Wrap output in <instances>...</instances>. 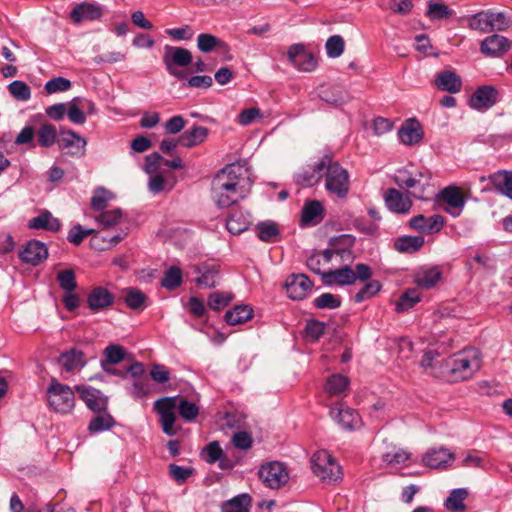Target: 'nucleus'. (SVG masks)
Instances as JSON below:
<instances>
[{"label":"nucleus","mask_w":512,"mask_h":512,"mask_svg":"<svg viewBox=\"0 0 512 512\" xmlns=\"http://www.w3.org/2000/svg\"><path fill=\"white\" fill-rule=\"evenodd\" d=\"M313 473L322 481L333 483L341 479V468L331 454L326 450H320L311 458Z\"/></svg>","instance_id":"20e7f679"},{"label":"nucleus","mask_w":512,"mask_h":512,"mask_svg":"<svg viewBox=\"0 0 512 512\" xmlns=\"http://www.w3.org/2000/svg\"><path fill=\"white\" fill-rule=\"evenodd\" d=\"M469 492L466 488L454 489L450 492L449 496L444 502V506L447 510L452 512H460L465 510V500L467 499Z\"/></svg>","instance_id":"f704fd0d"},{"label":"nucleus","mask_w":512,"mask_h":512,"mask_svg":"<svg viewBox=\"0 0 512 512\" xmlns=\"http://www.w3.org/2000/svg\"><path fill=\"white\" fill-rule=\"evenodd\" d=\"M312 281L304 274H294L286 280V291L289 298L303 300L312 289Z\"/></svg>","instance_id":"dca6fc26"},{"label":"nucleus","mask_w":512,"mask_h":512,"mask_svg":"<svg viewBox=\"0 0 512 512\" xmlns=\"http://www.w3.org/2000/svg\"><path fill=\"white\" fill-rule=\"evenodd\" d=\"M258 238L263 242H276L279 240L280 231L273 221H263L256 225Z\"/></svg>","instance_id":"58836bf2"},{"label":"nucleus","mask_w":512,"mask_h":512,"mask_svg":"<svg viewBox=\"0 0 512 512\" xmlns=\"http://www.w3.org/2000/svg\"><path fill=\"white\" fill-rule=\"evenodd\" d=\"M384 200L387 208L397 214H407L412 208V201L407 194L395 188L385 191Z\"/></svg>","instance_id":"6ab92c4d"},{"label":"nucleus","mask_w":512,"mask_h":512,"mask_svg":"<svg viewBox=\"0 0 512 512\" xmlns=\"http://www.w3.org/2000/svg\"><path fill=\"white\" fill-rule=\"evenodd\" d=\"M323 213L324 209L319 201L312 200L305 203L301 213L302 225L307 226L319 224L324 218Z\"/></svg>","instance_id":"c756f323"},{"label":"nucleus","mask_w":512,"mask_h":512,"mask_svg":"<svg viewBox=\"0 0 512 512\" xmlns=\"http://www.w3.org/2000/svg\"><path fill=\"white\" fill-rule=\"evenodd\" d=\"M59 286L66 292H73L77 286L75 273L71 269L60 271L57 274Z\"/></svg>","instance_id":"338daca9"},{"label":"nucleus","mask_w":512,"mask_h":512,"mask_svg":"<svg viewBox=\"0 0 512 512\" xmlns=\"http://www.w3.org/2000/svg\"><path fill=\"white\" fill-rule=\"evenodd\" d=\"M113 302V294L103 287H94L87 296L88 307L95 312L109 307Z\"/></svg>","instance_id":"bb28decb"},{"label":"nucleus","mask_w":512,"mask_h":512,"mask_svg":"<svg viewBox=\"0 0 512 512\" xmlns=\"http://www.w3.org/2000/svg\"><path fill=\"white\" fill-rule=\"evenodd\" d=\"M438 199L445 204L444 211L454 218L461 215L466 204L462 190L454 185L443 188L438 194Z\"/></svg>","instance_id":"9d476101"},{"label":"nucleus","mask_w":512,"mask_h":512,"mask_svg":"<svg viewBox=\"0 0 512 512\" xmlns=\"http://www.w3.org/2000/svg\"><path fill=\"white\" fill-rule=\"evenodd\" d=\"M59 147L73 157H82L86 152L87 141L72 130L61 131L58 139Z\"/></svg>","instance_id":"4468645a"},{"label":"nucleus","mask_w":512,"mask_h":512,"mask_svg":"<svg viewBox=\"0 0 512 512\" xmlns=\"http://www.w3.org/2000/svg\"><path fill=\"white\" fill-rule=\"evenodd\" d=\"M47 398L49 406L56 412L68 413L74 407L75 396L72 389L54 378L47 389Z\"/></svg>","instance_id":"39448f33"},{"label":"nucleus","mask_w":512,"mask_h":512,"mask_svg":"<svg viewBox=\"0 0 512 512\" xmlns=\"http://www.w3.org/2000/svg\"><path fill=\"white\" fill-rule=\"evenodd\" d=\"M192 59L191 52L185 48L170 45L164 47L163 63L167 72L177 79L186 78V73L178 67H187L192 63Z\"/></svg>","instance_id":"423d86ee"},{"label":"nucleus","mask_w":512,"mask_h":512,"mask_svg":"<svg viewBox=\"0 0 512 512\" xmlns=\"http://www.w3.org/2000/svg\"><path fill=\"white\" fill-rule=\"evenodd\" d=\"M249 222L243 213H233L226 221L227 230L234 235H238L248 229Z\"/></svg>","instance_id":"49530a36"},{"label":"nucleus","mask_w":512,"mask_h":512,"mask_svg":"<svg viewBox=\"0 0 512 512\" xmlns=\"http://www.w3.org/2000/svg\"><path fill=\"white\" fill-rule=\"evenodd\" d=\"M423 245V236H403L398 238L394 243L396 250L404 253H414Z\"/></svg>","instance_id":"a19ab883"},{"label":"nucleus","mask_w":512,"mask_h":512,"mask_svg":"<svg viewBox=\"0 0 512 512\" xmlns=\"http://www.w3.org/2000/svg\"><path fill=\"white\" fill-rule=\"evenodd\" d=\"M381 289V284L377 280H371L366 283L354 296L356 303H361L375 296Z\"/></svg>","instance_id":"5fc2aeb1"},{"label":"nucleus","mask_w":512,"mask_h":512,"mask_svg":"<svg viewBox=\"0 0 512 512\" xmlns=\"http://www.w3.org/2000/svg\"><path fill=\"white\" fill-rule=\"evenodd\" d=\"M176 401L173 397H164L154 403V410L160 416L163 432L168 436H174L177 430L174 428Z\"/></svg>","instance_id":"9b49d317"},{"label":"nucleus","mask_w":512,"mask_h":512,"mask_svg":"<svg viewBox=\"0 0 512 512\" xmlns=\"http://www.w3.org/2000/svg\"><path fill=\"white\" fill-rule=\"evenodd\" d=\"M354 242L355 238L348 234L332 238L330 241L332 247L324 250L322 253L325 263L331 262L334 258H339L340 262L349 265L354 259V255L350 249L354 245Z\"/></svg>","instance_id":"6e6552de"},{"label":"nucleus","mask_w":512,"mask_h":512,"mask_svg":"<svg viewBox=\"0 0 512 512\" xmlns=\"http://www.w3.org/2000/svg\"><path fill=\"white\" fill-rule=\"evenodd\" d=\"M123 212L120 208H115L108 211H103L95 217L96 222L104 229L114 227L121 223Z\"/></svg>","instance_id":"37998d69"},{"label":"nucleus","mask_w":512,"mask_h":512,"mask_svg":"<svg viewBox=\"0 0 512 512\" xmlns=\"http://www.w3.org/2000/svg\"><path fill=\"white\" fill-rule=\"evenodd\" d=\"M79 101V97L74 98L70 102L68 109L66 108V112L71 122L82 125L86 122V116L84 111H82L81 109V104L79 103Z\"/></svg>","instance_id":"bf43d9fd"},{"label":"nucleus","mask_w":512,"mask_h":512,"mask_svg":"<svg viewBox=\"0 0 512 512\" xmlns=\"http://www.w3.org/2000/svg\"><path fill=\"white\" fill-rule=\"evenodd\" d=\"M290 63L302 72H311L317 66V61L312 53L307 51L303 45H292L287 53Z\"/></svg>","instance_id":"ddd939ff"},{"label":"nucleus","mask_w":512,"mask_h":512,"mask_svg":"<svg viewBox=\"0 0 512 512\" xmlns=\"http://www.w3.org/2000/svg\"><path fill=\"white\" fill-rule=\"evenodd\" d=\"M454 460V454L444 447L431 448L422 458L423 464L433 469H446Z\"/></svg>","instance_id":"a211bd4d"},{"label":"nucleus","mask_w":512,"mask_h":512,"mask_svg":"<svg viewBox=\"0 0 512 512\" xmlns=\"http://www.w3.org/2000/svg\"><path fill=\"white\" fill-rule=\"evenodd\" d=\"M76 389L89 409L94 412L106 411L107 398L100 390L88 386H77Z\"/></svg>","instance_id":"aec40b11"},{"label":"nucleus","mask_w":512,"mask_h":512,"mask_svg":"<svg viewBox=\"0 0 512 512\" xmlns=\"http://www.w3.org/2000/svg\"><path fill=\"white\" fill-rule=\"evenodd\" d=\"M454 15V11L449 9L444 3L439 0H430L428 2V9L426 16L431 20L448 19Z\"/></svg>","instance_id":"79ce46f5"},{"label":"nucleus","mask_w":512,"mask_h":512,"mask_svg":"<svg viewBox=\"0 0 512 512\" xmlns=\"http://www.w3.org/2000/svg\"><path fill=\"white\" fill-rule=\"evenodd\" d=\"M438 89L449 93H458L462 88V80L454 71L444 70L440 72L434 81Z\"/></svg>","instance_id":"cd10ccee"},{"label":"nucleus","mask_w":512,"mask_h":512,"mask_svg":"<svg viewBox=\"0 0 512 512\" xmlns=\"http://www.w3.org/2000/svg\"><path fill=\"white\" fill-rule=\"evenodd\" d=\"M56 128L51 124H44L37 132V142L41 147H51L56 141Z\"/></svg>","instance_id":"3c124183"},{"label":"nucleus","mask_w":512,"mask_h":512,"mask_svg":"<svg viewBox=\"0 0 512 512\" xmlns=\"http://www.w3.org/2000/svg\"><path fill=\"white\" fill-rule=\"evenodd\" d=\"M489 17H488V11H481L479 13H476L472 15L468 19V25L471 29L477 30L480 32H490V26L488 24Z\"/></svg>","instance_id":"13d9d810"},{"label":"nucleus","mask_w":512,"mask_h":512,"mask_svg":"<svg viewBox=\"0 0 512 512\" xmlns=\"http://www.w3.org/2000/svg\"><path fill=\"white\" fill-rule=\"evenodd\" d=\"M195 273L198 275L195 281L199 286L212 288L216 285L219 271L215 265L196 266Z\"/></svg>","instance_id":"72a5a7b5"},{"label":"nucleus","mask_w":512,"mask_h":512,"mask_svg":"<svg viewBox=\"0 0 512 512\" xmlns=\"http://www.w3.org/2000/svg\"><path fill=\"white\" fill-rule=\"evenodd\" d=\"M398 134L400 141L405 145L415 144L422 138V133L417 121L407 123L399 130Z\"/></svg>","instance_id":"ea45409f"},{"label":"nucleus","mask_w":512,"mask_h":512,"mask_svg":"<svg viewBox=\"0 0 512 512\" xmlns=\"http://www.w3.org/2000/svg\"><path fill=\"white\" fill-rule=\"evenodd\" d=\"M252 181L248 170L231 164L219 171L212 180V198L219 208H228L242 200L250 191Z\"/></svg>","instance_id":"f257e3e1"},{"label":"nucleus","mask_w":512,"mask_h":512,"mask_svg":"<svg viewBox=\"0 0 512 512\" xmlns=\"http://www.w3.org/2000/svg\"><path fill=\"white\" fill-rule=\"evenodd\" d=\"M112 198L113 195L110 191L103 187H99L94 191L91 198V208L95 211L103 212Z\"/></svg>","instance_id":"603ef678"},{"label":"nucleus","mask_w":512,"mask_h":512,"mask_svg":"<svg viewBox=\"0 0 512 512\" xmlns=\"http://www.w3.org/2000/svg\"><path fill=\"white\" fill-rule=\"evenodd\" d=\"M48 249L46 245L38 240H30L19 251V258L22 262L36 266L46 260Z\"/></svg>","instance_id":"2eb2a0df"},{"label":"nucleus","mask_w":512,"mask_h":512,"mask_svg":"<svg viewBox=\"0 0 512 512\" xmlns=\"http://www.w3.org/2000/svg\"><path fill=\"white\" fill-rule=\"evenodd\" d=\"M511 41L499 34L486 37L480 46V50L487 56H500L511 48Z\"/></svg>","instance_id":"4be33fe9"},{"label":"nucleus","mask_w":512,"mask_h":512,"mask_svg":"<svg viewBox=\"0 0 512 512\" xmlns=\"http://www.w3.org/2000/svg\"><path fill=\"white\" fill-rule=\"evenodd\" d=\"M250 497L246 494L237 496L223 505V512H249Z\"/></svg>","instance_id":"864d4df0"},{"label":"nucleus","mask_w":512,"mask_h":512,"mask_svg":"<svg viewBox=\"0 0 512 512\" xmlns=\"http://www.w3.org/2000/svg\"><path fill=\"white\" fill-rule=\"evenodd\" d=\"M208 134V130L202 126H195L189 131H185L180 136V145L191 148L202 143Z\"/></svg>","instance_id":"c9c22d12"},{"label":"nucleus","mask_w":512,"mask_h":512,"mask_svg":"<svg viewBox=\"0 0 512 512\" xmlns=\"http://www.w3.org/2000/svg\"><path fill=\"white\" fill-rule=\"evenodd\" d=\"M253 310L248 305H237L225 314V320L229 325H238L251 319Z\"/></svg>","instance_id":"4c0bfd02"},{"label":"nucleus","mask_w":512,"mask_h":512,"mask_svg":"<svg viewBox=\"0 0 512 512\" xmlns=\"http://www.w3.org/2000/svg\"><path fill=\"white\" fill-rule=\"evenodd\" d=\"M146 300V296L143 292L136 288H128L125 294V303L131 309H139L142 308L144 302Z\"/></svg>","instance_id":"0e129e2a"},{"label":"nucleus","mask_w":512,"mask_h":512,"mask_svg":"<svg viewBox=\"0 0 512 512\" xmlns=\"http://www.w3.org/2000/svg\"><path fill=\"white\" fill-rule=\"evenodd\" d=\"M61 374H75L87 363L86 355L79 349L71 348L61 353L57 359Z\"/></svg>","instance_id":"f8f14e48"},{"label":"nucleus","mask_w":512,"mask_h":512,"mask_svg":"<svg viewBox=\"0 0 512 512\" xmlns=\"http://www.w3.org/2000/svg\"><path fill=\"white\" fill-rule=\"evenodd\" d=\"M441 272L438 268H424L415 274V283L418 287L423 289H430L434 287L441 279Z\"/></svg>","instance_id":"473e14b6"},{"label":"nucleus","mask_w":512,"mask_h":512,"mask_svg":"<svg viewBox=\"0 0 512 512\" xmlns=\"http://www.w3.org/2000/svg\"><path fill=\"white\" fill-rule=\"evenodd\" d=\"M349 385V380L347 377L341 374L331 375L325 384V392L330 396H342Z\"/></svg>","instance_id":"e433bc0d"},{"label":"nucleus","mask_w":512,"mask_h":512,"mask_svg":"<svg viewBox=\"0 0 512 512\" xmlns=\"http://www.w3.org/2000/svg\"><path fill=\"white\" fill-rule=\"evenodd\" d=\"M152 393V385L147 378L135 379L130 388V394L135 399H140Z\"/></svg>","instance_id":"6e6d98bb"},{"label":"nucleus","mask_w":512,"mask_h":512,"mask_svg":"<svg viewBox=\"0 0 512 512\" xmlns=\"http://www.w3.org/2000/svg\"><path fill=\"white\" fill-rule=\"evenodd\" d=\"M197 47L203 53H209L214 49L222 53L230 51V47L225 41L209 33H202L198 36Z\"/></svg>","instance_id":"7c9ffc66"},{"label":"nucleus","mask_w":512,"mask_h":512,"mask_svg":"<svg viewBox=\"0 0 512 512\" xmlns=\"http://www.w3.org/2000/svg\"><path fill=\"white\" fill-rule=\"evenodd\" d=\"M125 357V350L117 344H110L104 349V359L101 362H108L109 364H118Z\"/></svg>","instance_id":"052dcab7"},{"label":"nucleus","mask_w":512,"mask_h":512,"mask_svg":"<svg viewBox=\"0 0 512 512\" xmlns=\"http://www.w3.org/2000/svg\"><path fill=\"white\" fill-rule=\"evenodd\" d=\"M330 416L344 429L353 430L360 426L361 420L356 411L342 405L332 407Z\"/></svg>","instance_id":"5701e85b"},{"label":"nucleus","mask_w":512,"mask_h":512,"mask_svg":"<svg viewBox=\"0 0 512 512\" xmlns=\"http://www.w3.org/2000/svg\"><path fill=\"white\" fill-rule=\"evenodd\" d=\"M488 11L490 31L498 30L503 31L510 26V21L507 19L503 12Z\"/></svg>","instance_id":"69168bd1"},{"label":"nucleus","mask_w":512,"mask_h":512,"mask_svg":"<svg viewBox=\"0 0 512 512\" xmlns=\"http://www.w3.org/2000/svg\"><path fill=\"white\" fill-rule=\"evenodd\" d=\"M115 424L113 417L103 411L97 416L93 417L88 425V430L90 433H99L102 431L109 430Z\"/></svg>","instance_id":"a18cd8bd"},{"label":"nucleus","mask_w":512,"mask_h":512,"mask_svg":"<svg viewBox=\"0 0 512 512\" xmlns=\"http://www.w3.org/2000/svg\"><path fill=\"white\" fill-rule=\"evenodd\" d=\"M498 91L493 86H481L470 97L469 106L475 110H488L496 104Z\"/></svg>","instance_id":"f3484780"},{"label":"nucleus","mask_w":512,"mask_h":512,"mask_svg":"<svg viewBox=\"0 0 512 512\" xmlns=\"http://www.w3.org/2000/svg\"><path fill=\"white\" fill-rule=\"evenodd\" d=\"M344 40L340 35H333L326 41L325 47L327 55L331 58H337L344 52Z\"/></svg>","instance_id":"e2e57ef3"},{"label":"nucleus","mask_w":512,"mask_h":512,"mask_svg":"<svg viewBox=\"0 0 512 512\" xmlns=\"http://www.w3.org/2000/svg\"><path fill=\"white\" fill-rule=\"evenodd\" d=\"M394 182L401 189H412L411 194L417 199H423L426 188L430 186L431 174L428 171H410L400 168L396 171Z\"/></svg>","instance_id":"7ed1b4c3"},{"label":"nucleus","mask_w":512,"mask_h":512,"mask_svg":"<svg viewBox=\"0 0 512 512\" xmlns=\"http://www.w3.org/2000/svg\"><path fill=\"white\" fill-rule=\"evenodd\" d=\"M260 480L271 489H278L289 480L286 466L278 461L262 465L258 472Z\"/></svg>","instance_id":"1a4fd4ad"},{"label":"nucleus","mask_w":512,"mask_h":512,"mask_svg":"<svg viewBox=\"0 0 512 512\" xmlns=\"http://www.w3.org/2000/svg\"><path fill=\"white\" fill-rule=\"evenodd\" d=\"M322 281L325 285L329 286H344L355 283L356 277L354 275V270H352L348 264H345L338 269L322 273Z\"/></svg>","instance_id":"393cba45"},{"label":"nucleus","mask_w":512,"mask_h":512,"mask_svg":"<svg viewBox=\"0 0 512 512\" xmlns=\"http://www.w3.org/2000/svg\"><path fill=\"white\" fill-rule=\"evenodd\" d=\"M325 170V187L327 191L339 198L346 197L349 191V174L347 170L342 168L339 163L332 162L330 157Z\"/></svg>","instance_id":"0eeeda50"},{"label":"nucleus","mask_w":512,"mask_h":512,"mask_svg":"<svg viewBox=\"0 0 512 512\" xmlns=\"http://www.w3.org/2000/svg\"><path fill=\"white\" fill-rule=\"evenodd\" d=\"M223 450L220 447L219 443L217 441L210 442L203 450H202V457L203 459L209 463L213 464L217 462L223 454Z\"/></svg>","instance_id":"774afa93"},{"label":"nucleus","mask_w":512,"mask_h":512,"mask_svg":"<svg viewBox=\"0 0 512 512\" xmlns=\"http://www.w3.org/2000/svg\"><path fill=\"white\" fill-rule=\"evenodd\" d=\"M103 14L102 8L96 4L83 2L76 5L70 12V18L76 24L84 21L99 19Z\"/></svg>","instance_id":"a878e982"},{"label":"nucleus","mask_w":512,"mask_h":512,"mask_svg":"<svg viewBox=\"0 0 512 512\" xmlns=\"http://www.w3.org/2000/svg\"><path fill=\"white\" fill-rule=\"evenodd\" d=\"M28 227L36 230L43 229L50 232H57L60 230L61 224L49 211H44L40 215L30 219Z\"/></svg>","instance_id":"2f4dec72"},{"label":"nucleus","mask_w":512,"mask_h":512,"mask_svg":"<svg viewBox=\"0 0 512 512\" xmlns=\"http://www.w3.org/2000/svg\"><path fill=\"white\" fill-rule=\"evenodd\" d=\"M233 298L234 295L230 292L216 291L210 294L208 298V306L214 311H221L230 304Z\"/></svg>","instance_id":"09e8293b"},{"label":"nucleus","mask_w":512,"mask_h":512,"mask_svg":"<svg viewBox=\"0 0 512 512\" xmlns=\"http://www.w3.org/2000/svg\"><path fill=\"white\" fill-rule=\"evenodd\" d=\"M182 283V271L179 267L172 266L164 274L161 285L167 290H174Z\"/></svg>","instance_id":"8fccbe9b"},{"label":"nucleus","mask_w":512,"mask_h":512,"mask_svg":"<svg viewBox=\"0 0 512 512\" xmlns=\"http://www.w3.org/2000/svg\"><path fill=\"white\" fill-rule=\"evenodd\" d=\"M493 188L512 200V171L499 170L488 177Z\"/></svg>","instance_id":"c85d7f7f"},{"label":"nucleus","mask_w":512,"mask_h":512,"mask_svg":"<svg viewBox=\"0 0 512 512\" xmlns=\"http://www.w3.org/2000/svg\"><path fill=\"white\" fill-rule=\"evenodd\" d=\"M420 301V293L417 289L411 288L407 289L402 296L400 297L399 301L396 303V311L397 312H404L412 307H414L415 304H417Z\"/></svg>","instance_id":"de8ad7c7"},{"label":"nucleus","mask_w":512,"mask_h":512,"mask_svg":"<svg viewBox=\"0 0 512 512\" xmlns=\"http://www.w3.org/2000/svg\"><path fill=\"white\" fill-rule=\"evenodd\" d=\"M10 94L19 101H27L31 97L30 87L19 80L13 81L8 86Z\"/></svg>","instance_id":"680f3d73"},{"label":"nucleus","mask_w":512,"mask_h":512,"mask_svg":"<svg viewBox=\"0 0 512 512\" xmlns=\"http://www.w3.org/2000/svg\"><path fill=\"white\" fill-rule=\"evenodd\" d=\"M318 309H336L341 305V298L332 293H323L313 301Z\"/></svg>","instance_id":"4d7b16f0"},{"label":"nucleus","mask_w":512,"mask_h":512,"mask_svg":"<svg viewBox=\"0 0 512 512\" xmlns=\"http://www.w3.org/2000/svg\"><path fill=\"white\" fill-rule=\"evenodd\" d=\"M320 97L323 101L335 106L344 104L349 98L347 92L340 87L322 89Z\"/></svg>","instance_id":"c03bdc74"},{"label":"nucleus","mask_w":512,"mask_h":512,"mask_svg":"<svg viewBox=\"0 0 512 512\" xmlns=\"http://www.w3.org/2000/svg\"><path fill=\"white\" fill-rule=\"evenodd\" d=\"M328 163L329 157L325 156L320 161L315 163L313 166H307L303 168L296 175V182L307 187L313 186L314 184L318 183V181L322 177L323 171L325 170V167L327 166Z\"/></svg>","instance_id":"412c9836"},{"label":"nucleus","mask_w":512,"mask_h":512,"mask_svg":"<svg viewBox=\"0 0 512 512\" xmlns=\"http://www.w3.org/2000/svg\"><path fill=\"white\" fill-rule=\"evenodd\" d=\"M444 223V217L441 215H432L430 217L417 215L412 217L409 221V225L412 229L426 234L440 231Z\"/></svg>","instance_id":"b1692460"},{"label":"nucleus","mask_w":512,"mask_h":512,"mask_svg":"<svg viewBox=\"0 0 512 512\" xmlns=\"http://www.w3.org/2000/svg\"><path fill=\"white\" fill-rule=\"evenodd\" d=\"M446 366L452 380L469 379L481 367V354L476 348L465 349L446 360Z\"/></svg>","instance_id":"f03ea898"}]
</instances>
